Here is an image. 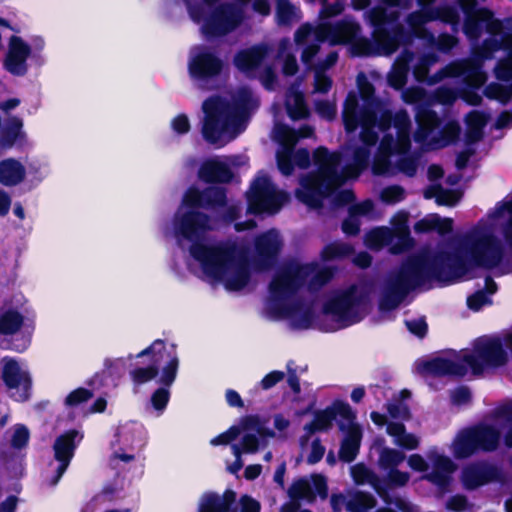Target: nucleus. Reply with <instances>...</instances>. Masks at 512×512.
Here are the masks:
<instances>
[{
    "label": "nucleus",
    "instance_id": "bb28decb",
    "mask_svg": "<svg viewBox=\"0 0 512 512\" xmlns=\"http://www.w3.org/2000/svg\"><path fill=\"white\" fill-rule=\"evenodd\" d=\"M268 53L269 47L267 44H255L236 52L233 64L240 72L249 74L261 66Z\"/></svg>",
    "mask_w": 512,
    "mask_h": 512
},
{
    "label": "nucleus",
    "instance_id": "c03bdc74",
    "mask_svg": "<svg viewBox=\"0 0 512 512\" xmlns=\"http://www.w3.org/2000/svg\"><path fill=\"white\" fill-rule=\"evenodd\" d=\"M286 111L288 117L293 120H302L309 117V109L307 107L304 95L297 92L293 97V103H286Z\"/></svg>",
    "mask_w": 512,
    "mask_h": 512
},
{
    "label": "nucleus",
    "instance_id": "79ce46f5",
    "mask_svg": "<svg viewBox=\"0 0 512 512\" xmlns=\"http://www.w3.org/2000/svg\"><path fill=\"white\" fill-rule=\"evenodd\" d=\"M279 317L290 318L293 327L301 330L309 329L316 319L313 308L311 306H305L303 303L301 308L294 315Z\"/></svg>",
    "mask_w": 512,
    "mask_h": 512
},
{
    "label": "nucleus",
    "instance_id": "a18cd8bd",
    "mask_svg": "<svg viewBox=\"0 0 512 512\" xmlns=\"http://www.w3.org/2000/svg\"><path fill=\"white\" fill-rule=\"evenodd\" d=\"M406 456L405 454L397 449L384 447L380 451L379 455V465L382 469L390 470L397 468L404 460Z\"/></svg>",
    "mask_w": 512,
    "mask_h": 512
},
{
    "label": "nucleus",
    "instance_id": "5701e85b",
    "mask_svg": "<svg viewBox=\"0 0 512 512\" xmlns=\"http://www.w3.org/2000/svg\"><path fill=\"white\" fill-rule=\"evenodd\" d=\"M31 54V47L21 37L10 38L9 50L4 60V68L13 76L22 77L28 72L27 59Z\"/></svg>",
    "mask_w": 512,
    "mask_h": 512
},
{
    "label": "nucleus",
    "instance_id": "37998d69",
    "mask_svg": "<svg viewBox=\"0 0 512 512\" xmlns=\"http://www.w3.org/2000/svg\"><path fill=\"white\" fill-rule=\"evenodd\" d=\"M433 21L431 8L425 10H417L409 13L406 17V23L411 29L410 35H419L424 29L426 23Z\"/></svg>",
    "mask_w": 512,
    "mask_h": 512
},
{
    "label": "nucleus",
    "instance_id": "f704fd0d",
    "mask_svg": "<svg viewBox=\"0 0 512 512\" xmlns=\"http://www.w3.org/2000/svg\"><path fill=\"white\" fill-rule=\"evenodd\" d=\"M393 138L391 136L385 135L380 144V153L377 154L374 158L372 164V173L374 175H385L389 172L391 168V161L389 159V155L392 153L393 149Z\"/></svg>",
    "mask_w": 512,
    "mask_h": 512
},
{
    "label": "nucleus",
    "instance_id": "b1692460",
    "mask_svg": "<svg viewBox=\"0 0 512 512\" xmlns=\"http://www.w3.org/2000/svg\"><path fill=\"white\" fill-rule=\"evenodd\" d=\"M339 431L345 433V436L340 444L339 459L345 463L353 462L359 454L362 429L355 421L345 423L344 421H337Z\"/></svg>",
    "mask_w": 512,
    "mask_h": 512
},
{
    "label": "nucleus",
    "instance_id": "bf43d9fd",
    "mask_svg": "<svg viewBox=\"0 0 512 512\" xmlns=\"http://www.w3.org/2000/svg\"><path fill=\"white\" fill-rule=\"evenodd\" d=\"M466 127L480 132H484V128L487 124V116L482 111L473 110L470 111L465 117Z\"/></svg>",
    "mask_w": 512,
    "mask_h": 512
},
{
    "label": "nucleus",
    "instance_id": "f8f14e48",
    "mask_svg": "<svg viewBox=\"0 0 512 512\" xmlns=\"http://www.w3.org/2000/svg\"><path fill=\"white\" fill-rule=\"evenodd\" d=\"M283 248V241L276 229H269L254 239L252 266L258 272L275 267Z\"/></svg>",
    "mask_w": 512,
    "mask_h": 512
},
{
    "label": "nucleus",
    "instance_id": "9b49d317",
    "mask_svg": "<svg viewBox=\"0 0 512 512\" xmlns=\"http://www.w3.org/2000/svg\"><path fill=\"white\" fill-rule=\"evenodd\" d=\"M357 94L350 91L343 103L342 120L344 129L347 133H354L360 126V140L365 145L364 147H371L376 145L379 136L375 131L378 123V114H357Z\"/></svg>",
    "mask_w": 512,
    "mask_h": 512
},
{
    "label": "nucleus",
    "instance_id": "052dcab7",
    "mask_svg": "<svg viewBox=\"0 0 512 512\" xmlns=\"http://www.w3.org/2000/svg\"><path fill=\"white\" fill-rule=\"evenodd\" d=\"M422 478L437 486L442 491L447 490L452 482V476L445 475L435 469H432L430 473L423 475Z\"/></svg>",
    "mask_w": 512,
    "mask_h": 512
},
{
    "label": "nucleus",
    "instance_id": "4be33fe9",
    "mask_svg": "<svg viewBox=\"0 0 512 512\" xmlns=\"http://www.w3.org/2000/svg\"><path fill=\"white\" fill-rule=\"evenodd\" d=\"M417 369L420 374L433 377L463 378L468 373L467 364L461 360L457 362L440 356L421 362Z\"/></svg>",
    "mask_w": 512,
    "mask_h": 512
},
{
    "label": "nucleus",
    "instance_id": "09e8293b",
    "mask_svg": "<svg viewBox=\"0 0 512 512\" xmlns=\"http://www.w3.org/2000/svg\"><path fill=\"white\" fill-rule=\"evenodd\" d=\"M289 496L293 500H314V491L311 483L304 479L300 478L295 481L289 488Z\"/></svg>",
    "mask_w": 512,
    "mask_h": 512
},
{
    "label": "nucleus",
    "instance_id": "a19ab883",
    "mask_svg": "<svg viewBox=\"0 0 512 512\" xmlns=\"http://www.w3.org/2000/svg\"><path fill=\"white\" fill-rule=\"evenodd\" d=\"M433 21L439 20L449 24L453 31H457L460 25V14L456 7L445 5L437 8H431Z\"/></svg>",
    "mask_w": 512,
    "mask_h": 512
},
{
    "label": "nucleus",
    "instance_id": "393cba45",
    "mask_svg": "<svg viewBox=\"0 0 512 512\" xmlns=\"http://www.w3.org/2000/svg\"><path fill=\"white\" fill-rule=\"evenodd\" d=\"M417 128L413 134L416 143L424 145L429 141L430 136L440 128L442 119L436 111L428 106L421 105L415 114Z\"/></svg>",
    "mask_w": 512,
    "mask_h": 512
},
{
    "label": "nucleus",
    "instance_id": "6e6552de",
    "mask_svg": "<svg viewBox=\"0 0 512 512\" xmlns=\"http://www.w3.org/2000/svg\"><path fill=\"white\" fill-rule=\"evenodd\" d=\"M214 7L204 19L201 31L206 39L224 37L237 29L244 20V9L251 0H233Z\"/></svg>",
    "mask_w": 512,
    "mask_h": 512
},
{
    "label": "nucleus",
    "instance_id": "72a5a7b5",
    "mask_svg": "<svg viewBox=\"0 0 512 512\" xmlns=\"http://www.w3.org/2000/svg\"><path fill=\"white\" fill-rule=\"evenodd\" d=\"M26 176L25 167L14 158L0 161V183L4 186H15L21 183Z\"/></svg>",
    "mask_w": 512,
    "mask_h": 512
},
{
    "label": "nucleus",
    "instance_id": "4d7b16f0",
    "mask_svg": "<svg viewBox=\"0 0 512 512\" xmlns=\"http://www.w3.org/2000/svg\"><path fill=\"white\" fill-rule=\"evenodd\" d=\"M369 484L373 487L377 495L384 501L385 504H390V487L386 477H379L374 473L369 481Z\"/></svg>",
    "mask_w": 512,
    "mask_h": 512
},
{
    "label": "nucleus",
    "instance_id": "473e14b6",
    "mask_svg": "<svg viewBox=\"0 0 512 512\" xmlns=\"http://www.w3.org/2000/svg\"><path fill=\"white\" fill-rule=\"evenodd\" d=\"M479 451L472 426L460 431L453 441V456L456 459L470 458Z\"/></svg>",
    "mask_w": 512,
    "mask_h": 512
},
{
    "label": "nucleus",
    "instance_id": "f03ea898",
    "mask_svg": "<svg viewBox=\"0 0 512 512\" xmlns=\"http://www.w3.org/2000/svg\"><path fill=\"white\" fill-rule=\"evenodd\" d=\"M504 248L491 232L474 230L465 234L453 250L438 249L407 256L393 276L410 293L426 283H454L474 268L494 269L502 265Z\"/></svg>",
    "mask_w": 512,
    "mask_h": 512
},
{
    "label": "nucleus",
    "instance_id": "3c124183",
    "mask_svg": "<svg viewBox=\"0 0 512 512\" xmlns=\"http://www.w3.org/2000/svg\"><path fill=\"white\" fill-rule=\"evenodd\" d=\"M464 80L468 88L480 89L486 82L487 76L479 65H472L467 69Z\"/></svg>",
    "mask_w": 512,
    "mask_h": 512
},
{
    "label": "nucleus",
    "instance_id": "4468645a",
    "mask_svg": "<svg viewBox=\"0 0 512 512\" xmlns=\"http://www.w3.org/2000/svg\"><path fill=\"white\" fill-rule=\"evenodd\" d=\"M224 61L206 46H197L188 61L191 79L208 82L221 75Z\"/></svg>",
    "mask_w": 512,
    "mask_h": 512
},
{
    "label": "nucleus",
    "instance_id": "680f3d73",
    "mask_svg": "<svg viewBox=\"0 0 512 512\" xmlns=\"http://www.w3.org/2000/svg\"><path fill=\"white\" fill-rule=\"evenodd\" d=\"M170 392L167 387L157 388L151 395L152 407L157 411H163L169 402Z\"/></svg>",
    "mask_w": 512,
    "mask_h": 512
},
{
    "label": "nucleus",
    "instance_id": "6ab92c4d",
    "mask_svg": "<svg viewBox=\"0 0 512 512\" xmlns=\"http://www.w3.org/2000/svg\"><path fill=\"white\" fill-rule=\"evenodd\" d=\"M502 23L495 18L492 10L486 7H481L477 11L466 14L463 23V33L470 40L478 39L483 29L490 34H496L500 31Z\"/></svg>",
    "mask_w": 512,
    "mask_h": 512
},
{
    "label": "nucleus",
    "instance_id": "aec40b11",
    "mask_svg": "<svg viewBox=\"0 0 512 512\" xmlns=\"http://www.w3.org/2000/svg\"><path fill=\"white\" fill-rule=\"evenodd\" d=\"M395 234L392 229L382 226L371 229L365 235V241L371 248H382L392 245L391 252L399 254L400 250L408 249L411 246L412 239L407 227L397 234V242L393 244Z\"/></svg>",
    "mask_w": 512,
    "mask_h": 512
},
{
    "label": "nucleus",
    "instance_id": "20e7f679",
    "mask_svg": "<svg viewBox=\"0 0 512 512\" xmlns=\"http://www.w3.org/2000/svg\"><path fill=\"white\" fill-rule=\"evenodd\" d=\"M399 12L388 11L385 7L376 6L369 12V22L373 27L372 37L369 39L358 34L352 40L350 51L353 56H390L401 45L411 42V35L405 27L399 23Z\"/></svg>",
    "mask_w": 512,
    "mask_h": 512
},
{
    "label": "nucleus",
    "instance_id": "6e6d98bb",
    "mask_svg": "<svg viewBox=\"0 0 512 512\" xmlns=\"http://www.w3.org/2000/svg\"><path fill=\"white\" fill-rule=\"evenodd\" d=\"M380 198L386 204H396L405 199V189L400 185H390L381 191Z\"/></svg>",
    "mask_w": 512,
    "mask_h": 512
},
{
    "label": "nucleus",
    "instance_id": "ea45409f",
    "mask_svg": "<svg viewBox=\"0 0 512 512\" xmlns=\"http://www.w3.org/2000/svg\"><path fill=\"white\" fill-rule=\"evenodd\" d=\"M376 506V499L367 492H356L346 503L349 512H368Z\"/></svg>",
    "mask_w": 512,
    "mask_h": 512
},
{
    "label": "nucleus",
    "instance_id": "ddd939ff",
    "mask_svg": "<svg viewBox=\"0 0 512 512\" xmlns=\"http://www.w3.org/2000/svg\"><path fill=\"white\" fill-rule=\"evenodd\" d=\"M337 416L340 418L338 421H344L345 423L355 421L357 417L356 412L347 402L334 400L325 409L315 410L312 421L306 423L303 429L308 433V436L317 432H328L332 428Z\"/></svg>",
    "mask_w": 512,
    "mask_h": 512
},
{
    "label": "nucleus",
    "instance_id": "774afa93",
    "mask_svg": "<svg viewBox=\"0 0 512 512\" xmlns=\"http://www.w3.org/2000/svg\"><path fill=\"white\" fill-rule=\"evenodd\" d=\"M315 111L319 116L329 121L335 119L337 108L335 103L328 100H319L315 103Z\"/></svg>",
    "mask_w": 512,
    "mask_h": 512
},
{
    "label": "nucleus",
    "instance_id": "e2e57ef3",
    "mask_svg": "<svg viewBox=\"0 0 512 512\" xmlns=\"http://www.w3.org/2000/svg\"><path fill=\"white\" fill-rule=\"evenodd\" d=\"M387 482L390 489L396 487H404L410 480V474L408 472L400 471L397 468L388 470Z\"/></svg>",
    "mask_w": 512,
    "mask_h": 512
},
{
    "label": "nucleus",
    "instance_id": "69168bd1",
    "mask_svg": "<svg viewBox=\"0 0 512 512\" xmlns=\"http://www.w3.org/2000/svg\"><path fill=\"white\" fill-rule=\"evenodd\" d=\"M30 438V433L28 428L25 425H19L16 427L12 438H11V446L14 449H23L27 446Z\"/></svg>",
    "mask_w": 512,
    "mask_h": 512
},
{
    "label": "nucleus",
    "instance_id": "e433bc0d",
    "mask_svg": "<svg viewBox=\"0 0 512 512\" xmlns=\"http://www.w3.org/2000/svg\"><path fill=\"white\" fill-rule=\"evenodd\" d=\"M164 361H166V364L162 368L159 383L165 387H170L176 379L179 366V359L174 344L171 345L169 350L165 347Z\"/></svg>",
    "mask_w": 512,
    "mask_h": 512
},
{
    "label": "nucleus",
    "instance_id": "49530a36",
    "mask_svg": "<svg viewBox=\"0 0 512 512\" xmlns=\"http://www.w3.org/2000/svg\"><path fill=\"white\" fill-rule=\"evenodd\" d=\"M485 97L491 100H497L502 105L508 104L512 99V90L500 83L492 82L488 84L483 91Z\"/></svg>",
    "mask_w": 512,
    "mask_h": 512
},
{
    "label": "nucleus",
    "instance_id": "a211bd4d",
    "mask_svg": "<svg viewBox=\"0 0 512 512\" xmlns=\"http://www.w3.org/2000/svg\"><path fill=\"white\" fill-rule=\"evenodd\" d=\"M165 341L156 339L151 345L139 352L136 357H150V363L146 367H137L130 372L132 381L141 385L153 380L158 374L161 364L164 362Z\"/></svg>",
    "mask_w": 512,
    "mask_h": 512
},
{
    "label": "nucleus",
    "instance_id": "603ef678",
    "mask_svg": "<svg viewBox=\"0 0 512 512\" xmlns=\"http://www.w3.org/2000/svg\"><path fill=\"white\" fill-rule=\"evenodd\" d=\"M94 396V393L92 390L79 387L73 391H71L65 398V405L67 407H77L83 403L88 402L90 399H92Z\"/></svg>",
    "mask_w": 512,
    "mask_h": 512
},
{
    "label": "nucleus",
    "instance_id": "13d9d810",
    "mask_svg": "<svg viewBox=\"0 0 512 512\" xmlns=\"http://www.w3.org/2000/svg\"><path fill=\"white\" fill-rule=\"evenodd\" d=\"M439 189L440 193L436 197L437 205L453 207L459 202L461 193L457 190L444 189L443 187H439Z\"/></svg>",
    "mask_w": 512,
    "mask_h": 512
},
{
    "label": "nucleus",
    "instance_id": "1a4fd4ad",
    "mask_svg": "<svg viewBox=\"0 0 512 512\" xmlns=\"http://www.w3.org/2000/svg\"><path fill=\"white\" fill-rule=\"evenodd\" d=\"M474 376H480L486 368H499L507 364L508 354L500 338H479L475 341L472 353L461 355Z\"/></svg>",
    "mask_w": 512,
    "mask_h": 512
},
{
    "label": "nucleus",
    "instance_id": "c85d7f7f",
    "mask_svg": "<svg viewBox=\"0 0 512 512\" xmlns=\"http://www.w3.org/2000/svg\"><path fill=\"white\" fill-rule=\"evenodd\" d=\"M236 492L226 489L220 497L218 494L210 492L201 498L198 512H237Z\"/></svg>",
    "mask_w": 512,
    "mask_h": 512
},
{
    "label": "nucleus",
    "instance_id": "864d4df0",
    "mask_svg": "<svg viewBox=\"0 0 512 512\" xmlns=\"http://www.w3.org/2000/svg\"><path fill=\"white\" fill-rule=\"evenodd\" d=\"M276 160L277 167L283 175L289 176L293 173L295 166L293 148H287L281 152H278Z\"/></svg>",
    "mask_w": 512,
    "mask_h": 512
},
{
    "label": "nucleus",
    "instance_id": "0eeeda50",
    "mask_svg": "<svg viewBox=\"0 0 512 512\" xmlns=\"http://www.w3.org/2000/svg\"><path fill=\"white\" fill-rule=\"evenodd\" d=\"M367 299L368 293L365 290L351 284L327 299L322 305L321 313L323 316H332L338 328H345L362 320L360 306Z\"/></svg>",
    "mask_w": 512,
    "mask_h": 512
},
{
    "label": "nucleus",
    "instance_id": "cd10ccee",
    "mask_svg": "<svg viewBox=\"0 0 512 512\" xmlns=\"http://www.w3.org/2000/svg\"><path fill=\"white\" fill-rule=\"evenodd\" d=\"M409 294L410 291L393 274L389 275L378 300L379 311L395 310Z\"/></svg>",
    "mask_w": 512,
    "mask_h": 512
},
{
    "label": "nucleus",
    "instance_id": "de8ad7c7",
    "mask_svg": "<svg viewBox=\"0 0 512 512\" xmlns=\"http://www.w3.org/2000/svg\"><path fill=\"white\" fill-rule=\"evenodd\" d=\"M22 128L21 119L14 117L10 124L0 133V146L11 148L16 143Z\"/></svg>",
    "mask_w": 512,
    "mask_h": 512
},
{
    "label": "nucleus",
    "instance_id": "7ed1b4c3",
    "mask_svg": "<svg viewBox=\"0 0 512 512\" xmlns=\"http://www.w3.org/2000/svg\"><path fill=\"white\" fill-rule=\"evenodd\" d=\"M370 150L359 146L353 151V164L346 165L339 171L342 161L340 152H330L325 146L317 147L313 152L316 169L300 179V188L296 190V198L311 209L323 207L324 200L331 197L347 178H357L370 161Z\"/></svg>",
    "mask_w": 512,
    "mask_h": 512
},
{
    "label": "nucleus",
    "instance_id": "2eb2a0df",
    "mask_svg": "<svg viewBox=\"0 0 512 512\" xmlns=\"http://www.w3.org/2000/svg\"><path fill=\"white\" fill-rule=\"evenodd\" d=\"M1 379L8 390H15L10 397L17 402H26L31 396L32 379L28 371H23L19 363L11 358H3Z\"/></svg>",
    "mask_w": 512,
    "mask_h": 512
},
{
    "label": "nucleus",
    "instance_id": "8fccbe9b",
    "mask_svg": "<svg viewBox=\"0 0 512 512\" xmlns=\"http://www.w3.org/2000/svg\"><path fill=\"white\" fill-rule=\"evenodd\" d=\"M295 8L289 0H277L276 20L279 25H290L295 14Z\"/></svg>",
    "mask_w": 512,
    "mask_h": 512
},
{
    "label": "nucleus",
    "instance_id": "4c0bfd02",
    "mask_svg": "<svg viewBox=\"0 0 512 512\" xmlns=\"http://www.w3.org/2000/svg\"><path fill=\"white\" fill-rule=\"evenodd\" d=\"M438 137H432L431 143L438 147H446L456 143L461 134L460 124L455 120H450L438 129Z\"/></svg>",
    "mask_w": 512,
    "mask_h": 512
},
{
    "label": "nucleus",
    "instance_id": "f3484780",
    "mask_svg": "<svg viewBox=\"0 0 512 512\" xmlns=\"http://www.w3.org/2000/svg\"><path fill=\"white\" fill-rule=\"evenodd\" d=\"M361 26L353 19H342L335 23L323 22L316 28V39L329 41L333 46L350 44L360 34Z\"/></svg>",
    "mask_w": 512,
    "mask_h": 512
},
{
    "label": "nucleus",
    "instance_id": "412c9836",
    "mask_svg": "<svg viewBox=\"0 0 512 512\" xmlns=\"http://www.w3.org/2000/svg\"><path fill=\"white\" fill-rule=\"evenodd\" d=\"M499 468L489 463H472L461 472V482L466 490L472 491L488 483L499 481Z\"/></svg>",
    "mask_w": 512,
    "mask_h": 512
},
{
    "label": "nucleus",
    "instance_id": "dca6fc26",
    "mask_svg": "<svg viewBox=\"0 0 512 512\" xmlns=\"http://www.w3.org/2000/svg\"><path fill=\"white\" fill-rule=\"evenodd\" d=\"M83 439V434L76 429H69L60 434L54 441V458L59 462L50 484L56 485L62 478L75 455V451Z\"/></svg>",
    "mask_w": 512,
    "mask_h": 512
},
{
    "label": "nucleus",
    "instance_id": "c9c22d12",
    "mask_svg": "<svg viewBox=\"0 0 512 512\" xmlns=\"http://www.w3.org/2000/svg\"><path fill=\"white\" fill-rule=\"evenodd\" d=\"M24 316L16 308H8L0 312V334L14 335L22 328Z\"/></svg>",
    "mask_w": 512,
    "mask_h": 512
},
{
    "label": "nucleus",
    "instance_id": "423d86ee",
    "mask_svg": "<svg viewBox=\"0 0 512 512\" xmlns=\"http://www.w3.org/2000/svg\"><path fill=\"white\" fill-rule=\"evenodd\" d=\"M311 270L305 265L285 267L279 270L269 284V307L276 316H292L302 306L301 301L286 303L305 283Z\"/></svg>",
    "mask_w": 512,
    "mask_h": 512
},
{
    "label": "nucleus",
    "instance_id": "0e129e2a",
    "mask_svg": "<svg viewBox=\"0 0 512 512\" xmlns=\"http://www.w3.org/2000/svg\"><path fill=\"white\" fill-rule=\"evenodd\" d=\"M241 429L239 426L233 425L228 428L225 432L217 435L211 439L210 444L213 446L228 445L240 435Z\"/></svg>",
    "mask_w": 512,
    "mask_h": 512
},
{
    "label": "nucleus",
    "instance_id": "f257e3e1",
    "mask_svg": "<svg viewBox=\"0 0 512 512\" xmlns=\"http://www.w3.org/2000/svg\"><path fill=\"white\" fill-rule=\"evenodd\" d=\"M228 204L227 189L190 186L182 196L181 205L173 217V231L178 242H190L189 253L200 263L209 277L224 283L228 291H240L251 278L247 256L235 244H205L212 229L211 217L201 210L216 211Z\"/></svg>",
    "mask_w": 512,
    "mask_h": 512
},
{
    "label": "nucleus",
    "instance_id": "58836bf2",
    "mask_svg": "<svg viewBox=\"0 0 512 512\" xmlns=\"http://www.w3.org/2000/svg\"><path fill=\"white\" fill-rule=\"evenodd\" d=\"M354 252L355 250L352 245L335 241L324 246L321 251V258L325 262L345 259L353 255Z\"/></svg>",
    "mask_w": 512,
    "mask_h": 512
},
{
    "label": "nucleus",
    "instance_id": "39448f33",
    "mask_svg": "<svg viewBox=\"0 0 512 512\" xmlns=\"http://www.w3.org/2000/svg\"><path fill=\"white\" fill-rule=\"evenodd\" d=\"M258 107V99L246 86L240 87L231 101L219 96L209 97L202 105L205 113L202 126L203 138L210 144H216L229 126L249 119Z\"/></svg>",
    "mask_w": 512,
    "mask_h": 512
},
{
    "label": "nucleus",
    "instance_id": "c756f323",
    "mask_svg": "<svg viewBox=\"0 0 512 512\" xmlns=\"http://www.w3.org/2000/svg\"><path fill=\"white\" fill-rule=\"evenodd\" d=\"M359 95L363 101L362 106L359 105V99L357 98V114H378L380 108V101L375 95V87L369 82L363 73H360L357 77Z\"/></svg>",
    "mask_w": 512,
    "mask_h": 512
},
{
    "label": "nucleus",
    "instance_id": "338daca9",
    "mask_svg": "<svg viewBox=\"0 0 512 512\" xmlns=\"http://www.w3.org/2000/svg\"><path fill=\"white\" fill-rule=\"evenodd\" d=\"M495 77L502 82H510L512 79V60L509 58L499 60L494 69Z\"/></svg>",
    "mask_w": 512,
    "mask_h": 512
},
{
    "label": "nucleus",
    "instance_id": "7c9ffc66",
    "mask_svg": "<svg viewBox=\"0 0 512 512\" xmlns=\"http://www.w3.org/2000/svg\"><path fill=\"white\" fill-rule=\"evenodd\" d=\"M414 58V53L404 49L393 64L391 72L388 74V84L390 87L401 90L407 83L410 63Z\"/></svg>",
    "mask_w": 512,
    "mask_h": 512
},
{
    "label": "nucleus",
    "instance_id": "2f4dec72",
    "mask_svg": "<svg viewBox=\"0 0 512 512\" xmlns=\"http://www.w3.org/2000/svg\"><path fill=\"white\" fill-rule=\"evenodd\" d=\"M472 428L481 452H494L499 448L501 432L494 425L481 422L473 425Z\"/></svg>",
    "mask_w": 512,
    "mask_h": 512
},
{
    "label": "nucleus",
    "instance_id": "a878e982",
    "mask_svg": "<svg viewBox=\"0 0 512 512\" xmlns=\"http://www.w3.org/2000/svg\"><path fill=\"white\" fill-rule=\"evenodd\" d=\"M234 173L230 166L217 158L204 160L198 170V178L210 186L228 184L233 180Z\"/></svg>",
    "mask_w": 512,
    "mask_h": 512
},
{
    "label": "nucleus",
    "instance_id": "5fc2aeb1",
    "mask_svg": "<svg viewBox=\"0 0 512 512\" xmlns=\"http://www.w3.org/2000/svg\"><path fill=\"white\" fill-rule=\"evenodd\" d=\"M334 277V270L330 267L320 268L309 280V289L318 290L328 284Z\"/></svg>",
    "mask_w": 512,
    "mask_h": 512
},
{
    "label": "nucleus",
    "instance_id": "9d476101",
    "mask_svg": "<svg viewBox=\"0 0 512 512\" xmlns=\"http://www.w3.org/2000/svg\"><path fill=\"white\" fill-rule=\"evenodd\" d=\"M287 198L286 192L278 191L268 176H259L252 182L247 195L248 212L255 215L264 212L275 214Z\"/></svg>",
    "mask_w": 512,
    "mask_h": 512
}]
</instances>
